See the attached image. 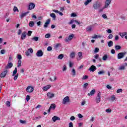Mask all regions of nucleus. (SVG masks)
<instances>
[{"label": "nucleus", "instance_id": "obj_1", "mask_svg": "<svg viewBox=\"0 0 127 127\" xmlns=\"http://www.w3.org/2000/svg\"><path fill=\"white\" fill-rule=\"evenodd\" d=\"M127 54L126 52L119 53L117 55L118 59H123Z\"/></svg>", "mask_w": 127, "mask_h": 127}, {"label": "nucleus", "instance_id": "obj_2", "mask_svg": "<svg viewBox=\"0 0 127 127\" xmlns=\"http://www.w3.org/2000/svg\"><path fill=\"white\" fill-rule=\"evenodd\" d=\"M101 92H99L97 93V95L96 96V98L95 99V102L97 104H99L100 102H101Z\"/></svg>", "mask_w": 127, "mask_h": 127}, {"label": "nucleus", "instance_id": "obj_3", "mask_svg": "<svg viewBox=\"0 0 127 127\" xmlns=\"http://www.w3.org/2000/svg\"><path fill=\"white\" fill-rule=\"evenodd\" d=\"M101 6H102V4L100 2H97L93 5V8H94V9H99Z\"/></svg>", "mask_w": 127, "mask_h": 127}, {"label": "nucleus", "instance_id": "obj_4", "mask_svg": "<svg viewBox=\"0 0 127 127\" xmlns=\"http://www.w3.org/2000/svg\"><path fill=\"white\" fill-rule=\"evenodd\" d=\"M126 67H127V63H125L121 65L118 68V70L122 71L126 69Z\"/></svg>", "mask_w": 127, "mask_h": 127}, {"label": "nucleus", "instance_id": "obj_5", "mask_svg": "<svg viewBox=\"0 0 127 127\" xmlns=\"http://www.w3.org/2000/svg\"><path fill=\"white\" fill-rule=\"evenodd\" d=\"M70 102V99H69V96H66L63 100V104L64 105H66V103H69Z\"/></svg>", "mask_w": 127, "mask_h": 127}, {"label": "nucleus", "instance_id": "obj_6", "mask_svg": "<svg viewBox=\"0 0 127 127\" xmlns=\"http://www.w3.org/2000/svg\"><path fill=\"white\" fill-rule=\"evenodd\" d=\"M35 7V4L34 3L31 2L29 4L28 10H31V9H33Z\"/></svg>", "mask_w": 127, "mask_h": 127}, {"label": "nucleus", "instance_id": "obj_7", "mask_svg": "<svg viewBox=\"0 0 127 127\" xmlns=\"http://www.w3.org/2000/svg\"><path fill=\"white\" fill-rule=\"evenodd\" d=\"M36 56H37V57H42V56H43V52H42V50H38L37 52Z\"/></svg>", "mask_w": 127, "mask_h": 127}, {"label": "nucleus", "instance_id": "obj_8", "mask_svg": "<svg viewBox=\"0 0 127 127\" xmlns=\"http://www.w3.org/2000/svg\"><path fill=\"white\" fill-rule=\"evenodd\" d=\"M34 90V88L32 86H29L26 88V91L28 93H32Z\"/></svg>", "mask_w": 127, "mask_h": 127}, {"label": "nucleus", "instance_id": "obj_9", "mask_svg": "<svg viewBox=\"0 0 127 127\" xmlns=\"http://www.w3.org/2000/svg\"><path fill=\"white\" fill-rule=\"evenodd\" d=\"M55 108H56V105L55 104H52L48 110V113H50L51 110H55Z\"/></svg>", "mask_w": 127, "mask_h": 127}, {"label": "nucleus", "instance_id": "obj_10", "mask_svg": "<svg viewBox=\"0 0 127 127\" xmlns=\"http://www.w3.org/2000/svg\"><path fill=\"white\" fill-rule=\"evenodd\" d=\"M47 96L48 99H52V98H54V97H55V95L50 92H48Z\"/></svg>", "mask_w": 127, "mask_h": 127}, {"label": "nucleus", "instance_id": "obj_11", "mask_svg": "<svg viewBox=\"0 0 127 127\" xmlns=\"http://www.w3.org/2000/svg\"><path fill=\"white\" fill-rule=\"evenodd\" d=\"M88 70L90 71V72H95V71L97 70V67L96 66L92 65L90 67Z\"/></svg>", "mask_w": 127, "mask_h": 127}, {"label": "nucleus", "instance_id": "obj_12", "mask_svg": "<svg viewBox=\"0 0 127 127\" xmlns=\"http://www.w3.org/2000/svg\"><path fill=\"white\" fill-rule=\"evenodd\" d=\"M6 74H7V70H5L0 74V77L1 78H4L6 76Z\"/></svg>", "mask_w": 127, "mask_h": 127}, {"label": "nucleus", "instance_id": "obj_13", "mask_svg": "<svg viewBox=\"0 0 127 127\" xmlns=\"http://www.w3.org/2000/svg\"><path fill=\"white\" fill-rule=\"evenodd\" d=\"M111 1H112V0H106L105 2V6L104 7V8H108V7H109V5L111 4Z\"/></svg>", "mask_w": 127, "mask_h": 127}, {"label": "nucleus", "instance_id": "obj_14", "mask_svg": "<svg viewBox=\"0 0 127 127\" xmlns=\"http://www.w3.org/2000/svg\"><path fill=\"white\" fill-rule=\"evenodd\" d=\"M50 21H51V20L50 19H48L46 20V22H45V23L44 25V27L45 28H47V27H48V24H49L50 23Z\"/></svg>", "mask_w": 127, "mask_h": 127}, {"label": "nucleus", "instance_id": "obj_15", "mask_svg": "<svg viewBox=\"0 0 127 127\" xmlns=\"http://www.w3.org/2000/svg\"><path fill=\"white\" fill-rule=\"evenodd\" d=\"M27 35V33L26 32L24 31L21 36V39L22 40H23L24 39H25V38L26 37V36Z\"/></svg>", "mask_w": 127, "mask_h": 127}, {"label": "nucleus", "instance_id": "obj_16", "mask_svg": "<svg viewBox=\"0 0 127 127\" xmlns=\"http://www.w3.org/2000/svg\"><path fill=\"white\" fill-rule=\"evenodd\" d=\"M13 66L12 63L8 62L7 65L5 67V69H10Z\"/></svg>", "mask_w": 127, "mask_h": 127}, {"label": "nucleus", "instance_id": "obj_17", "mask_svg": "<svg viewBox=\"0 0 127 127\" xmlns=\"http://www.w3.org/2000/svg\"><path fill=\"white\" fill-rule=\"evenodd\" d=\"M83 58L82 52H79L78 53L77 60H81Z\"/></svg>", "mask_w": 127, "mask_h": 127}, {"label": "nucleus", "instance_id": "obj_18", "mask_svg": "<svg viewBox=\"0 0 127 127\" xmlns=\"http://www.w3.org/2000/svg\"><path fill=\"white\" fill-rule=\"evenodd\" d=\"M50 88H51V85H47V86H44L43 88V91H47L48 90H49V89H50Z\"/></svg>", "mask_w": 127, "mask_h": 127}, {"label": "nucleus", "instance_id": "obj_19", "mask_svg": "<svg viewBox=\"0 0 127 127\" xmlns=\"http://www.w3.org/2000/svg\"><path fill=\"white\" fill-rule=\"evenodd\" d=\"M52 120L53 121L54 123H55L56 121H60V118L57 117V116H54L52 118Z\"/></svg>", "mask_w": 127, "mask_h": 127}, {"label": "nucleus", "instance_id": "obj_20", "mask_svg": "<svg viewBox=\"0 0 127 127\" xmlns=\"http://www.w3.org/2000/svg\"><path fill=\"white\" fill-rule=\"evenodd\" d=\"M108 58H109V59H111L112 58V57L111 56H108L107 55H105L103 58L102 59L103 60H104V61H106L107 60V59H108Z\"/></svg>", "mask_w": 127, "mask_h": 127}, {"label": "nucleus", "instance_id": "obj_21", "mask_svg": "<svg viewBox=\"0 0 127 127\" xmlns=\"http://www.w3.org/2000/svg\"><path fill=\"white\" fill-rule=\"evenodd\" d=\"M28 13H29V11H27L24 13H22L20 15L21 18H23V17H24L25 16H26V15H27V14H28Z\"/></svg>", "mask_w": 127, "mask_h": 127}, {"label": "nucleus", "instance_id": "obj_22", "mask_svg": "<svg viewBox=\"0 0 127 127\" xmlns=\"http://www.w3.org/2000/svg\"><path fill=\"white\" fill-rule=\"evenodd\" d=\"M93 27H94V25L89 26L86 28L87 31H92L93 30Z\"/></svg>", "mask_w": 127, "mask_h": 127}, {"label": "nucleus", "instance_id": "obj_23", "mask_svg": "<svg viewBox=\"0 0 127 127\" xmlns=\"http://www.w3.org/2000/svg\"><path fill=\"white\" fill-rule=\"evenodd\" d=\"M96 93V90L93 89L90 91V93H88V96H94Z\"/></svg>", "mask_w": 127, "mask_h": 127}, {"label": "nucleus", "instance_id": "obj_24", "mask_svg": "<svg viewBox=\"0 0 127 127\" xmlns=\"http://www.w3.org/2000/svg\"><path fill=\"white\" fill-rule=\"evenodd\" d=\"M54 47L55 49H58V48H59V47H61V44L57 43L54 45Z\"/></svg>", "mask_w": 127, "mask_h": 127}, {"label": "nucleus", "instance_id": "obj_25", "mask_svg": "<svg viewBox=\"0 0 127 127\" xmlns=\"http://www.w3.org/2000/svg\"><path fill=\"white\" fill-rule=\"evenodd\" d=\"M50 16H51V17L54 18V20H55V19H56V15H55L54 13H51L50 14Z\"/></svg>", "mask_w": 127, "mask_h": 127}, {"label": "nucleus", "instance_id": "obj_26", "mask_svg": "<svg viewBox=\"0 0 127 127\" xmlns=\"http://www.w3.org/2000/svg\"><path fill=\"white\" fill-rule=\"evenodd\" d=\"M75 56H76V54H75V52H72V53H71L70 55V58H75Z\"/></svg>", "mask_w": 127, "mask_h": 127}, {"label": "nucleus", "instance_id": "obj_27", "mask_svg": "<svg viewBox=\"0 0 127 127\" xmlns=\"http://www.w3.org/2000/svg\"><path fill=\"white\" fill-rule=\"evenodd\" d=\"M127 35V32H123V33H119V35H120V36H121V37L122 38H123V37L124 36H125V35Z\"/></svg>", "mask_w": 127, "mask_h": 127}, {"label": "nucleus", "instance_id": "obj_28", "mask_svg": "<svg viewBox=\"0 0 127 127\" xmlns=\"http://www.w3.org/2000/svg\"><path fill=\"white\" fill-rule=\"evenodd\" d=\"M108 45L109 47H112V46L114 45V42L112 41H110L108 43Z\"/></svg>", "mask_w": 127, "mask_h": 127}, {"label": "nucleus", "instance_id": "obj_29", "mask_svg": "<svg viewBox=\"0 0 127 127\" xmlns=\"http://www.w3.org/2000/svg\"><path fill=\"white\" fill-rule=\"evenodd\" d=\"M64 58V55L63 54H60L58 57V59H60V60H62L63 58Z\"/></svg>", "mask_w": 127, "mask_h": 127}, {"label": "nucleus", "instance_id": "obj_30", "mask_svg": "<svg viewBox=\"0 0 127 127\" xmlns=\"http://www.w3.org/2000/svg\"><path fill=\"white\" fill-rule=\"evenodd\" d=\"M29 26H30V27H33V26H34V22L32 21H30Z\"/></svg>", "mask_w": 127, "mask_h": 127}, {"label": "nucleus", "instance_id": "obj_31", "mask_svg": "<svg viewBox=\"0 0 127 127\" xmlns=\"http://www.w3.org/2000/svg\"><path fill=\"white\" fill-rule=\"evenodd\" d=\"M17 73V68L15 67L14 70L13 71L12 76H15Z\"/></svg>", "mask_w": 127, "mask_h": 127}, {"label": "nucleus", "instance_id": "obj_32", "mask_svg": "<svg viewBox=\"0 0 127 127\" xmlns=\"http://www.w3.org/2000/svg\"><path fill=\"white\" fill-rule=\"evenodd\" d=\"M93 0H86V1L84 2V5H88L90 2H91Z\"/></svg>", "mask_w": 127, "mask_h": 127}, {"label": "nucleus", "instance_id": "obj_33", "mask_svg": "<svg viewBox=\"0 0 127 127\" xmlns=\"http://www.w3.org/2000/svg\"><path fill=\"white\" fill-rule=\"evenodd\" d=\"M57 77L56 75L54 76V80L52 79V77H49V80H51V82H54V81H56Z\"/></svg>", "mask_w": 127, "mask_h": 127}, {"label": "nucleus", "instance_id": "obj_34", "mask_svg": "<svg viewBox=\"0 0 127 127\" xmlns=\"http://www.w3.org/2000/svg\"><path fill=\"white\" fill-rule=\"evenodd\" d=\"M101 37H102V36L94 35V36L92 37V38H93V39H97V38H101Z\"/></svg>", "mask_w": 127, "mask_h": 127}, {"label": "nucleus", "instance_id": "obj_35", "mask_svg": "<svg viewBox=\"0 0 127 127\" xmlns=\"http://www.w3.org/2000/svg\"><path fill=\"white\" fill-rule=\"evenodd\" d=\"M39 39V37H34L33 38H32V40H33L34 41H38Z\"/></svg>", "mask_w": 127, "mask_h": 127}, {"label": "nucleus", "instance_id": "obj_36", "mask_svg": "<svg viewBox=\"0 0 127 127\" xmlns=\"http://www.w3.org/2000/svg\"><path fill=\"white\" fill-rule=\"evenodd\" d=\"M20 66H21V60H19L18 61V63H17V67H20Z\"/></svg>", "mask_w": 127, "mask_h": 127}, {"label": "nucleus", "instance_id": "obj_37", "mask_svg": "<svg viewBox=\"0 0 127 127\" xmlns=\"http://www.w3.org/2000/svg\"><path fill=\"white\" fill-rule=\"evenodd\" d=\"M89 86V84L88 83H86L83 85V89L84 90H86V89H87V87H88Z\"/></svg>", "mask_w": 127, "mask_h": 127}, {"label": "nucleus", "instance_id": "obj_38", "mask_svg": "<svg viewBox=\"0 0 127 127\" xmlns=\"http://www.w3.org/2000/svg\"><path fill=\"white\" fill-rule=\"evenodd\" d=\"M72 38H74V34H71L68 36V39H69V41L72 40Z\"/></svg>", "mask_w": 127, "mask_h": 127}, {"label": "nucleus", "instance_id": "obj_39", "mask_svg": "<svg viewBox=\"0 0 127 127\" xmlns=\"http://www.w3.org/2000/svg\"><path fill=\"white\" fill-rule=\"evenodd\" d=\"M121 48L122 47H121V46H119V45L115 46L116 50H120V49H121Z\"/></svg>", "mask_w": 127, "mask_h": 127}, {"label": "nucleus", "instance_id": "obj_40", "mask_svg": "<svg viewBox=\"0 0 127 127\" xmlns=\"http://www.w3.org/2000/svg\"><path fill=\"white\" fill-rule=\"evenodd\" d=\"M71 73H72V76L76 75V70H75V69L73 68L72 69Z\"/></svg>", "mask_w": 127, "mask_h": 127}, {"label": "nucleus", "instance_id": "obj_41", "mask_svg": "<svg viewBox=\"0 0 127 127\" xmlns=\"http://www.w3.org/2000/svg\"><path fill=\"white\" fill-rule=\"evenodd\" d=\"M111 100L113 101L116 100V96H115V95H113L111 97Z\"/></svg>", "mask_w": 127, "mask_h": 127}, {"label": "nucleus", "instance_id": "obj_42", "mask_svg": "<svg viewBox=\"0 0 127 127\" xmlns=\"http://www.w3.org/2000/svg\"><path fill=\"white\" fill-rule=\"evenodd\" d=\"M102 17L103 18H104V19H108V16H107V15L106 14H103L102 15Z\"/></svg>", "mask_w": 127, "mask_h": 127}, {"label": "nucleus", "instance_id": "obj_43", "mask_svg": "<svg viewBox=\"0 0 127 127\" xmlns=\"http://www.w3.org/2000/svg\"><path fill=\"white\" fill-rule=\"evenodd\" d=\"M100 51V49L98 48H95L94 50V53H98Z\"/></svg>", "mask_w": 127, "mask_h": 127}, {"label": "nucleus", "instance_id": "obj_44", "mask_svg": "<svg viewBox=\"0 0 127 127\" xmlns=\"http://www.w3.org/2000/svg\"><path fill=\"white\" fill-rule=\"evenodd\" d=\"M51 36V35L49 33H48L45 35V38H49Z\"/></svg>", "mask_w": 127, "mask_h": 127}, {"label": "nucleus", "instance_id": "obj_45", "mask_svg": "<svg viewBox=\"0 0 127 127\" xmlns=\"http://www.w3.org/2000/svg\"><path fill=\"white\" fill-rule=\"evenodd\" d=\"M27 51L29 52V53L30 52V53L32 54L33 53V50L32 49V48H29L28 49Z\"/></svg>", "mask_w": 127, "mask_h": 127}, {"label": "nucleus", "instance_id": "obj_46", "mask_svg": "<svg viewBox=\"0 0 127 127\" xmlns=\"http://www.w3.org/2000/svg\"><path fill=\"white\" fill-rule=\"evenodd\" d=\"M88 78H89V76H88V75H84L82 79V80H87Z\"/></svg>", "mask_w": 127, "mask_h": 127}, {"label": "nucleus", "instance_id": "obj_47", "mask_svg": "<svg viewBox=\"0 0 127 127\" xmlns=\"http://www.w3.org/2000/svg\"><path fill=\"white\" fill-rule=\"evenodd\" d=\"M103 74H105V71L104 70L98 72V75H103Z\"/></svg>", "mask_w": 127, "mask_h": 127}, {"label": "nucleus", "instance_id": "obj_48", "mask_svg": "<svg viewBox=\"0 0 127 127\" xmlns=\"http://www.w3.org/2000/svg\"><path fill=\"white\" fill-rule=\"evenodd\" d=\"M30 100V96L29 95H27L26 97V101H27V102H28Z\"/></svg>", "mask_w": 127, "mask_h": 127}, {"label": "nucleus", "instance_id": "obj_49", "mask_svg": "<svg viewBox=\"0 0 127 127\" xmlns=\"http://www.w3.org/2000/svg\"><path fill=\"white\" fill-rule=\"evenodd\" d=\"M6 105L7 106V107H10V102H9V101H6Z\"/></svg>", "mask_w": 127, "mask_h": 127}, {"label": "nucleus", "instance_id": "obj_50", "mask_svg": "<svg viewBox=\"0 0 127 127\" xmlns=\"http://www.w3.org/2000/svg\"><path fill=\"white\" fill-rule=\"evenodd\" d=\"M75 20L72 19L70 20V21L68 23V24H73L74 22H75Z\"/></svg>", "mask_w": 127, "mask_h": 127}, {"label": "nucleus", "instance_id": "obj_51", "mask_svg": "<svg viewBox=\"0 0 127 127\" xmlns=\"http://www.w3.org/2000/svg\"><path fill=\"white\" fill-rule=\"evenodd\" d=\"M31 34H32V31H28V33H27L28 36H31Z\"/></svg>", "mask_w": 127, "mask_h": 127}, {"label": "nucleus", "instance_id": "obj_52", "mask_svg": "<svg viewBox=\"0 0 127 127\" xmlns=\"http://www.w3.org/2000/svg\"><path fill=\"white\" fill-rule=\"evenodd\" d=\"M17 78H18V73H17L16 75L14 77V80L16 81L17 80Z\"/></svg>", "mask_w": 127, "mask_h": 127}, {"label": "nucleus", "instance_id": "obj_53", "mask_svg": "<svg viewBox=\"0 0 127 127\" xmlns=\"http://www.w3.org/2000/svg\"><path fill=\"white\" fill-rule=\"evenodd\" d=\"M19 122H20L21 124H26V121H23V120H19Z\"/></svg>", "mask_w": 127, "mask_h": 127}, {"label": "nucleus", "instance_id": "obj_54", "mask_svg": "<svg viewBox=\"0 0 127 127\" xmlns=\"http://www.w3.org/2000/svg\"><path fill=\"white\" fill-rule=\"evenodd\" d=\"M105 112H106V113H112V110L111 109H107L106 110Z\"/></svg>", "mask_w": 127, "mask_h": 127}, {"label": "nucleus", "instance_id": "obj_55", "mask_svg": "<svg viewBox=\"0 0 127 127\" xmlns=\"http://www.w3.org/2000/svg\"><path fill=\"white\" fill-rule=\"evenodd\" d=\"M81 45H82V47L83 49H85V46L86 45V43L85 42H82V44H81Z\"/></svg>", "mask_w": 127, "mask_h": 127}, {"label": "nucleus", "instance_id": "obj_56", "mask_svg": "<svg viewBox=\"0 0 127 127\" xmlns=\"http://www.w3.org/2000/svg\"><path fill=\"white\" fill-rule=\"evenodd\" d=\"M25 54L26 55V56L28 57L30 55V54L29 53V52L28 51H26L25 52Z\"/></svg>", "mask_w": 127, "mask_h": 127}, {"label": "nucleus", "instance_id": "obj_57", "mask_svg": "<svg viewBox=\"0 0 127 127\" xmlns=\"http://www.w3.org/2000/svg\"><path fill=\"white\" fill-rule=\"evenodd\" d=\"M47 51H51L52 50V47L49 46L47 49Z\"/></svg>", "mask_w": 127, "mask_h": 127}, {"label": "nucleus", "instance_id": "obj_58", "mask_svg": "<svg viewBox=\"0 0 127 127\" xmlns=\"http://www.w3.org/2000/svg\"><path fill=\"white\" fill-rule=\"evenodd\" d=\"M17 59H18L19 60L22 59V57H21V55H18Z\"/></svg>", "mask_w": 127, "mask_h": 127}, {"label": "nucleus", "instance_id": "obj_59", "mask_svg": "<svg viewBox=\"0 0 127 127\" xmlns=\"http://www.w3.org/2000/svg\"><path fill=\"white\" fill-rule=\"evenodd\" d=\"M13 10H14V11H18V9L17 8V7H16V6H14V8H13Z\"/></svg>", "mask_w": 127, "mask_h": 127}, {"label": "nucleus", "instance_id": "obj_60", "mask_svg": "<svg viewBox=\"0 0 127 127\" xmlns=\"http://www.w3.org/2000/svg\"><path fill=\"white\" fill-rule=\"evenodd\" d=\"M76 118H75V117L74 116H71L70 118V121H75V119Z\"/></svg>", "mask_w": 127, "mask_h": 127}, {"label": "nucleus", "instance_id": "obj_61", "mask_svg": "<svg viewBox=\"0 0 127 127\" xmlns=\"http://www.w3.org/2000/svg\"><path fill=\"white\" fill-rule=\"evenodd\" d=\"M113 34H110L109 36H108V38L109 39H112V38H113Z\"/></svg>", "mask_w": 127, "mask_h": 127}, {"label": "nucleus", "instance_id": "obj_62", "mask_svg": "<svg viewBox=\"0 0 127 127\" xmlns=\"http://www.w3.org/2000/svg\"><path fill=\"white\" fill-rule=\"evenodd\" d=\"M123 92V89H118L117 90V93H122Z\"/></svg>", "mask_w": 127, "mask_h": 127}, {"label": "nucleus", "instance_id": "obj_63", "mask_svg": "<svg viewBox=\"0 0 127 127\" xmlns=\"http://www.w3.org/2000/svg\"><path fill=\"white\" fill-rule=\"evenodd\" d=\"M0 53H1V54H4V53H5V50H1L0 51Z\"/></svg>", "mask_w": 127, "mask_h": 127}, {"label": "nucleus", "instance_id": "obj_64", "mask_svg": "<svg viewBox=\"0 0 127 127\" xmlns=\"http://www.w3.org/2000/svg\"><path fill=\"white\" fill-rule=\"evenodd\" d=\"M69 127H73V123L70 122L69 123Z\"/></svg>", "mask_w": 127, "mask_h": 127}]
</instances>
